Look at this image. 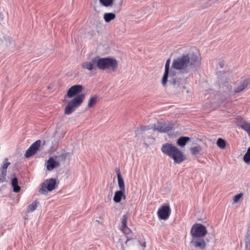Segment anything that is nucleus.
I'll return each mask as SVG.
<instances>
[{"label": "nucleus", "mask_w": 250, "mask_h": 250, "mask_svg": "<svg viewBox=\"0 0 250 250\" xmlns=\"http://www.w3.org/2000/svg\"><path fill=\"white\" fill-rule=\"evenodd\" d=\"M187 79V77L181 73L171 77L169 80V85L172 92L175 94L183 92L186 89Z\"/></svg>", "instance_id": "4"}, {"label": "nucleus", "mask_w": 250, "mask_h": 250, "mask_svg": "<svg viewBox=\"0 0 250 250\" xmlns=\"http://www.w3.org/2000/svg\"><path fill=\"white\" fill-rule=\"evenodd\" d=\"M171 209L168 205L163 206L157 212L158 217L162 220L167 219L170 216Z\"/></svg>", "instance_id": "11"}, {"label": "nucleus", "mask_w": 250, "mask_h": 250, "mask_svg": "<svg viewBox=\"0 0 250 250\" xmlns=\"http://www.w3.org/2000/svg\"><path fill=\"white\" fill-rule=\"evenodd\" d=\"M104 200L105 202H108L111 200V197L109 196H108L107 198H105Z\"/></svg>", "instance_id": "38"}, {"label": "nucleus", "mask_w": 250, "mask_h": 250, "mask_svg": "<svg viewBox=\"0 0 250 250\" xmlns=\"http://www.w3.org/2000/svg\"><path fill=\"white\" fill-rule=\"evenodd\" d=\"M116 15L114 13H105L104 15V19L105 22H109L115 19Z\"/></svg>", "instance_id": "22"}, {"label": "nucleus", "mask_w": 250, "mask_h": 250, "mask_svg": "<svg viewBox=\"0 0 250 250\" xmlns=\"http://www.w3.org/2000/svg\"><path fill=\"white\" fill-rule=\"evenodd\" d=\"M245 249L250 250V224L249 225L247 234L245 236Z\"/></svg>", "instance_id": "18"}, {"label": "nucleus", "mask_w": 250, "mask_h": 250, "mask_svg": "<svg viewBox=\"0 0 250 250\" xmlns=\"http://www.w3.org/2000/svg\"><path fill=\"white\" fill-rule=\"evenodd\" d=\"M243 160L246 163L250 162V146L248 148L247 152L244 155Z\"/></svg>", "instance_id": "33"}, {"label": "nucleus", "mask_w": 250, "mask_h": 250, "mask_svg": "<svg viewBox=\"0 0 250 250\" xmlns=\"http://www.w3.org/2000/svg\"><path fill=\"white\" fill-rule=\"evenodd\" d=\"M162 152L172 159L175 163L180 164L186 159L183 152L171 143H166L161 147Z\"/></svg>", "instance_id": "3"}, {"label": "nucleus", "mask_w": 250, "mask_h": 250, "mask_svg": "<svg viewBox=\"0 0 250 250\" xmlns=\"http://www.w3.org/2000/svg\"><path fill=\"white\" fill-rule=\"evenodd\" d=\"M11 185L13 188V191L16 193L20 192L21 187L18 185V180L17 178L14 177L12 179Z\"/></svg>", "instance_id": "20"}, {"label": "nucleus", "mask_w": 250, "mask_h": 250, "mask_svg": "<svg viewBox=\"0 0 250 250\" xmlns=\"http://www.w3.org/2000/svg\"><path fill=\"white\" fill-rule=\"evenodd\" d=\"M67 153H62V154L59 155L58 156V157L62 160V161H65L66 159V156H67Z\"/></svg>", "instance_id": "37"}, {"label": "nucleus", "mask_w": 250, "mask_h": 250, "mask_svg": "<svg viewBox=\"0 0 250 250\" xmlns=\"http://www.w3.org/2000/svg\"><path fill=\"white\" fill-rule=\"evenodd\" d=\"M170 59H168L165 64V71L169 72V66H170Z\"/></svg>", "instance_id": "36"}, {"label": "nucleus", "mask_w": 250, "mask_h": 250, "mask_svg": "<svg viewBox=\"0 0 250 250\" xmlns=\"http://www.w3.org/2000/svg\"><path fill=\"white\" fill-rule=\"evenodd\" d=\"M241 127L246 130L248 135L250 134V124L245 122L242 123V124L241 125Z\"/></svg>", "instance_id": "30"}, {"label": "nucleus", "mask_w": 250, "mask_h": 250, "mask_svg": "<svg viewBox=\"0 0 250 250\" xmlns=\"http://www.w3.org/2000/svg\"><path fill=\"white\" fill-rule=\"evenodd\" d=\"M191 244H192L194 247L201 250L204 249L206 247L205 241L202 237L192 238Z\"/></svg>", "instance_id": "14"}, {"label": "nucleus", "mask_w": 250, "mask_h": 250, "mask_svg": "<svg viewBox=\"0 0 250 250\" xmlns=\"http://www.w3.org/2000/svg\"><path fill=\"white\" fill-rule=\"evenodd\" d=\"M83 89V86L80 84L73 85L68 89L65 97L71 98L75 97L69 101L66 105L64 111L65 115L71 114L82 104L85 98V95L83 93H80Z\"/></svg>", "instance_id": "2"}, {"label": "nucleus", "mask_w": 250, "mask_h": 250, "mask_svg": "<svg viewBox=\"0 0 250 250\" xmlns=\"http://www.w3.org/2000/svg\"><path fill=\"white\" fill-rule=\"evenodd\" d=\"M117 178L118 185L120 190H125V183L123 178H122L120 170L119 169L117 172Z\"/></svg>", "instance_id": "19"}, {"label": "nucleus", "mask_w": 250, "mask_h": 250, "mask_svg": "<svg viewBox=\"0 0 250 250\" xmlns=\"http://www.w3.org/2000/svg\"><path fill=\"white\" fill-rule=\"evenodd\" d=\"M243 196V194L242 193H240L239 194L235 195L233 197V202L234 203H237Z\"/></svg>", "instance_id": "35"}, {"label": "nucleus", "mask_w": 250, "mask_h": 250, "mask_svg": "<svg viewBox=\"0 0 250 250\" xmlns=\"http://www.w3.org/2000/svg\"><path fill=\"white\" fill-rule=\"evenodd\" d=\"M41 145V141L37 140L33 143L25 152L24 156L29 158L37 153Z\"/></svg>", "instance_id": "10"}, {"label": "nucleus", "mask_w": 250, "mask_h": 250, "mask_svg": "<svg viewBox=\"0 0 250 250\" xmlns=\"http://www.w3.org/2000/svg\"><path fill=\"white\" fill-rule=\"evenodd\" d=\"M98 68L105 70L110 69L112 71H115L118 67V62L116 59L113 58L106 57L100 58L97 56Z\"/></svg>", "instance_id": "5"}, {"label": "nucleus", "mask_w": 250, "mask_h": 250, "mask_svg": "<svg viewBox=\"0 0 250 250\" xmlns=\"http://www.w3.org/2000/svg\"><path fill=\"white\" fill-rule=\"evenodd\" d=\"M97 101V96H94L92 97H91L89 100L88 103V107L89 108L92 107L95 105V104H96Z\"/></svg>", "instance_id": "29"}, {"label": "nucleus", "mask_w": 250, "mask_h": 250, "mask_svg": "<svg viewBox=\"0 0 250 250\" xmlns=\"http://www.w3.org/2000/svg\"><path fill=\"white\" fill-rule=\"evenodd\" d=\"M6 174H7V172H6L0 171V183H2L4 181H5Z\"/></svg>", "instance_id": "34"}, {"label": "nucleus", "mask_w": 250, "mask_h": 250, "mask_svg": "<svg viewBox=\"0 0 250 250\" xmlns=\"http://www.w3.org/2000/svg\"><path fill=\"white\" fill-rule=\"evenodd\" d=\"M97 57L93 58L90 61L84 62L82 64V68L87 69L89 71L96 70L98 68L97 66Z\"/></svg>", "instance_id": "12"}, {"label": "nucleus", "mask_w": 250, "mask_h": 250, "mask_svg": "<svg viewBox=\"0 0 250 250\" xmlns=\"http://www.w3.org/2000/svg\"><path fill=\"white\" fill-rule=\"evenodd\" d=\"M154 131L158 130L160 132H167L171 130L172 127L170 125H167L164 122L158 121L156 124L152 125Z\"/></svg>", "instance_id": "9"}, {"label": "nucleus", "mask_w": 250, "mask_h": 250, "mask_svg": "<svg viewBox=\"0 0 250 250\" xmlns=\"http://www.w3.org/2000/svg\"><path fill=\"white\" fill-rule=\"evenodd\" d=\"M189 140L190 138L188 137H181L178 139L177 144L178 146L183 147Z\"/></svg>", "instance_id": "21"}, {"label": "nucleus", "mask_w": 250, "mask_h": 250, "mask_svg": "<svg viewBox=\"0 0 250 250\" xmlns=\"http://www.w3.org/2000/svg\"><path fill=\"white\" fill-rule=\"evenodd\" d=\"M125 190H120L115 192L113 200L115 203H120L122 199H125L126 196L125 194Z\"/></svg>", "instance_id": "16"}, {"label": "nucleus", "mask_w": 250, "mask_h": 250, "mask_svg": "<svg viewBox=\"0 0 250 250\" xmlns=\"http://www.w3.org/2000/svg\"><path fill=\"white\" fill-rule=\"evenodd\" d=\"M121 230L125 233L126 239L125 240L123 238L119 239L117 243V247H120L122 250H125L123 243L125 242V246H127L128 242L133 239V234L130 229L128 228L127 226L122 228Z\"/></svg>", "instance_id": "6"}, {"label": "nucleus", "mask_w": 250, "mask_h": 250, "mask_svg": "<svg viewBox=\"0 0 250 250\" xmlns=\"http://www.w3.org/2000/svg\"><path fill=\"white\" fill-rule=\"evenodd\" d=\"M150 129V127L149 126H140V127L137 128V129L135 131L136 135H138L139 134H142L146 130H149Z\"/></svg>", "instance_id": "24"}, {"label": "nucleus", "mask_w": 250, "mask_h": 250, "mask_svg": "<svg viewBox=\"0 0 250 250\" xmlns=\"http://www.w3.org/2000/svg\"><path fill=\"white\" fill-rule=\"evenodd\" d=\"M10 165V163L8 162V159L7 158H5L2 165L0 168V171H4L7 172V168Z\"/></svg>", "instance_id": "26"}, {"label": "nucleus", "mask_w": 250, "mask_h": 250, "mask_svg": "<svg viewBox=\"0 0 250 250\" xmlns=\"http://www.w3.org/2000/svg\"><path fill=\"white\" fill-rule=\"evenodd\" d=\"M39 202H37V201L33 202L31 204L29 205L28 207H27V211L28 212H33V211H34L37 207V205L38 204H39Z\"/></svg>", "instance_id": "25"}, {"label": "nucleus", "mask_w": 250, "mask_h": 250, "mask_svg": "<svg viewBox=\"0 0 250 250\" xmlns=\"http://www.w3.org/2000/svg\"><path fill=\"white\" fill-rule=\"evenodd\" d=\"M184 53L173 60L171 69L181 71L183 74L188 73L192 70H197L201 64V56L197 48L186 47Z\"/></svg>", "instance_id": "1"}, {"label": "nucleus", "mask_w": 250, "mask_h": 250, "mask_svg": "<svg viewBox=\"0 0 250 250\" xmlns=\"http://www.w3.org/2000/svg\"><path fill=\"white\" fill-rule=\"evenodd\" d=\"M128 218V214H125L123 215L122 218V227L121 229L122 228H125L127 227V221Z\"/></svg>", "instance_id": "32"}, {"label": "nucleus", "mask_w": 250, "mask_h": 250, "mask_svg": "<svg viewBox=\"0 0 250 250\" xmlns=\"http://www.w3.org/2000/svg\"><path fill=\"white\" fill-rule=\"evenodd\" d=\"M56 186V180L54 178H50L47 179L42 184V187L40 188L39 192L42 194H45L47 193V190L51 191L55 188Z\"/></svg>", "instance_id": "8"}, {"label": "nucleus", "mask_w": 250, "mask_h": 250, "mask_svg": "<svg viewBox=\"0 0 250 250\" xmlns=\"http://www.w3.org/2000/svg\"><path fill=\"white\" fill-rule=\"evenodd\" d=\"M216 144L217 146L221 149H224L226 147V141L222 138H218Z\"/></svg>", "instance_id": "27"}, {"label": "nucleus", "mask_w": 250, "mask_h": 250, "mask_svg": "<svg viewBox=\"0 0 250 250\" xmlns=\"http://www.w3.org/2000/svg\"><path fill=\"white\" fill-rule=\"evenodd\" d=\"M190 150L191 154L194 155L198 154L201 151L202 147L201 146H198L191 147Z\"/></svg>", "instance_id": "28"}, {"label": "nucleus", "mask_w": 250, "mask_h": 250, "mask_svg": "<svg viewBox=\"0 0 250 250\" xmlns=\"http://www.w3.org/2000/svg\"><path fill=\"white\" fill-rule=\"evenodd\" d=\"M143 247H146V242H144V243H143Z\"/></svg>", "instance_id": "39"}, {"label": "nucleus", "mask_w": 250, "mask_h": 250, "mask_svg": "<svg viewBox=\"0 0 250 250\" xmlns=\"http://www.w3.org/2000/svg\"><path fill=\"white\" fill-rule=\"evenodd\" d=\"M60 166V163L54 160L53 157H50L47 161L46 168L48 170H52L54 168Z\"/></svg>", "instance_id": "15"}, {"label": "nucleus", "mask_w": 250, "mask_h": 250, "mask_svg": "<svg viewBox=\"0 0 250 250\" xmlns=\"http://www.w3.org/2000/svg\"><path fill=\"white\" fill-rule=\"evenodd\" d=\"M250 83V80L247 79L244 80L239 86H238L234 91L235 93L243 91Z\"/></svg>", "instance_id": "17"}, {"label": "nucleus", "mask_w": 250, "mask_h": 250, "mask_svg": "<svg viewBox=\"0 0 250 250\" xmlns=\"http://www.w3.org/2000/svg\"><path fill=\"white\" fill-rule=\"evenodd\" d=\"M169 72L165 71L164 75L162 79V84L164 86H166L168 81Z\"/></svg>", "instance_id": "31"}, {"label": "nucleus", "mask_w": 250, "mask_h": 250, "mask_svg": "<svg viewBox=\"0 0 250 250\" xmlns=\"http://www.w3.org/2000/svg\"><path fill=\"white\" fill-rule=\"evenodd\" d=\"M102 5L105 7H113V12L118 13L120 11L122 8V3H120L117 5H114V0H99Z\"/></svg>", "instance_id": "13"}, {"label": "nucleus", "mask_w": 250, "mask_h": 250, "mask_svg": "<svg viewBox=\"0 0 250 250\" xmlns=\"http://www.w3.org/2000/svg\"><path fill=\"white\" fill-rule=\"evenodd\" d=\"M4 38V40L3 41V43L6 46L10 47L15 45V42L10 37H5Z\"/></svg>", "instance_id": "23"}, {"label": "nucleus", "mask_w": 250, "mask_h": 250, "mask_svg": "<svg viewBox=\"0 0 250 250\" xmlns=\"http://www.w3.org/2000/svg\"><path fill=\"white\" fill-rule=\"evenodd\" d=\"M190 233L192 238L202 237L206 235L207 233V230L206 228L203 225L195 224L192 226Z\"/></svg>", "instance_id": "7"}]
</instances>
